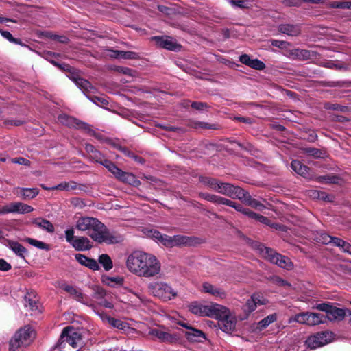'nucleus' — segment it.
Wrapping results in <instances>:
<instances>
[{
    "label": "nucleus",
    "instance_id": "nucleus-1",
    "mask_svg": "<svg viewBox=\"0 0 351 351\" xmlns=\"http://www.w3.org/2000/svg\"><path fill=\"white\" fill-rule=\"evenodd\" d=\"M128 270L138 277L151 278L161 273V263L154 254L143 252H134L126 261Z\"/></svg>",
    "mask_w": 351,
    "mask_h": 351
},
{
    "label": "nucleus",
    "instance_id": "nucleus-2",
    "mask_svg": "<svg viewBox=\"0 0 351 351\" xmlns=\"http://www.w3.org/2000/svg\"><path fill=\"white\" fill-rule=\"evenodd\" d=\"M75 227L80 231H88L91 239L100 243L113 244L120 241L119 237L113 235L107 227L97 218L80 217L76 221Z\"/></svg>",
    "mask_w": 351,
    "mask_h": 351
},
{
    "label": "nucleus",
    "instance_id": "nucleus-3",
    "mask_svg": "<svg viewBox=\"0 0 351 351\" xmlns=\"http://www.w3.org/2000/svg\"><path fill=\"white\" fill-rule=\"evenodd\" d=\"M214 313L212 318L218 319V326L222 331L229 334L235 331L237 319L228 308L217 304Z\"/></svg>",
    "mask_w": 351,
    "mask_h": 351
},
{
    "label": "nucleus",
    "instance_id": "nucleus-4",
    "mask_svg": "<svg viewBox=\"0 0 351 351\" xmlns=\"http://www.w3.org/2000/svg\"><path fill=\"white\" fill-rule=\"evenodd\" d=\"M34 332L29 326H25L16 332L10 341V351H21L32 341Z\"/></svg>",
    "mask_w": 351,
    "mask_h": 351
},
{
    "label": "nucleus",
    "instance_id": "nucleus-5",
    "mask_svg": "<svg viewBox=\"0 0 351 351\" xmlns=\"http://www.w3.org/2000/svg\"><path fill=\"white\" fill-rule=\"evenodd\" d=\"M257 250L259 254L264 258L268 260L271 263H274L280 267L287 270H291L293 269V264L288 257L278 254L272 249L262 244H259L258 245Z\"/></svg>",
    "mask_w": 351,
    "mask_h": 351
},
{
    "label": "nucleus",
    "instance_id": "nucleus-6",
    "mask_svg": "<svg viewBox=\"0 0 351 351\" xmlns=\"http://www.w3.org/2000/svg\"><path fill=\"white\" fill-rule=\"evenodd\" d=\"M147 289L152 295L165 301L171 300L177 296V292L169 285L164 282H149Z\"/></svg>",
    "mask_w": 351,
    "mask_h": 351
},
{
    "label": "nucleus",
    "instance_id": "nucleus-7",
    "mask_svg": "<svg viewBox=\"0 0 351 351\" xmlns=\"http://www.w3.org/2000/svg\"><path fill=\"white\" fill-rule=\"evenodd\" d=\"M81 335L73 327H66L64 328L59 340L60 348H64L65 343H68L73 348H77L81 341Z\"/></svg>",
    "mask_w": 351,
    "mask_h": 351
},
{
    "label": "nucleus",
    "instance_id": "nucleus-8",
    "mask_svg": "<svg viewBox=\"0 0 351 351\" xmlns=\"http://www.w3.org/2000/svg\"><path fill=\"white\" fill-rule=\"evenodd\" d=\"M332 339V333L329 332H320L310 336L305 341V344L311 349H316L330 343Z\"/></svg>",
    "mask_w": 351,
    "mask_h": 351
},
{
    "label": "nucleus",
    "instance_id": "nucleus-9",
    "mask_svg": "<svg viewBox=\"0 0 351 351\" xmlns=\"http://www.w3.org/2000/svg\"><path fill=\"white\" fill-rule=\"evenodd\" d=\"M313 308L319 311L326 312L328 319L330 321L342 320L346 315V313L343 309L331 306L329 303L317 304Z\"/></svg>",
    "mask_w": 351,
    "mask_h": 351
},
{
    "label": "nucleus",
    "instance_id": "nucleus-10",
    "mask_svg": "<svg viewBox=\"0 0 351 351\" xmlns=\"http://www.w3.org/2000/svg\"><path fill=\"white\" fill-rule=\"evenodd\" d=\"M61 288L68 293L73 300L88 306L92 305L91 300L88 295L84 294L79 287L68 284H63Z\"/></svg>",
    "mask_w": 351,
    "mask_h": 351
},
{
    "label": "nucleus",
    "instance_id": "nucleus-11",
    "mask_svg": "<svg viewBox=\"0 0 351 351\" xmlns=\"http://www.w3.org/2000/svg\"><path fill=\"white\" fill-rule=\"evenodd\" d=\"M34 210L33 207L22 202H12L0 207V215L8 213L25 214Z\"/></svg>",
    "mask_w": 351,
    "mask_h": 351
},
{
    "label": "nucleus",
    "instance_id": "nucleus-12",
    "mask_svg": "<svg viewBox=\"0 0 351 351\" xmlns=\"http://www.w3.org/2000/svg\"><path fill=\"white\" fill-rule=\"evenodd\" d=\"M58 119L59 122L65 125L86 130L90 135L95 136L96 138H98V136L93 130H91L89 128V125L88 124L82 122L73 117H70L66 114H60L58 116Z\"/></svg>",
    "mask_w": 351,
    "mask_h": 351
},
{
    "label": "nucleus",
    "instance_id": "nucleus-13",
    "mask_svg": "<svg viewBox=\"0 0 351 351\" xmlns=\"http://www.w3.org/2000/svg\"><path fill=\"white\" fill-rule=\"evenodd\" d=\"M241 188L229 183L218 181L215 191L231 198L237 199L241 198Z\"/></svg>",
    "mask_w": 351,
    "mask_h": 351
},
{
    "label": "nucleus",
    "instance_id": "nucleus-14",
    "mask_svg": "<svg viewBox=\"0 0 351 351\" xmlns=\"http://www.w3.org/2000/svg\"><path fill=\"white\" fill-rule=\"evenodd\" d=\"M218 304H211L210 305H202L197 302H193L189 306V311L197 315L207 316L213 317L215 315L214 311Z\"/></svg>",
    "mask_w": 351,
    "mask_h": 351
},
{
    "label": "nucleus",
    "instance_id": "nucleus-15",
    "mask_svg": "<svg viewBox=\"0 0 351 351\" xmlns=\"http://www.w3.org/2000/svg\"><path fill=\"white\" fill-rule=\"evenodd\" d=\"M178 324L187 329L185 332V336L189 341L201 342L203 339H205V335L202 330L195 329L184 322H178Z\"/></svg>",
    "mask_w": 351,
    "mask_h": 351
},
{
    "label": "nucleus",
    "instance_id": "nucleus-16",
    "mask_svg": "<svg viewBox=\"0 0 351 351\" xmlns=\"http://www.w3.org/2000/svg\"><path fill=\"white\" fill-rule=\"evenodd\" d=\"M146 235L167 247H173V237L163 234L154 229L147 230Z\"/></svg>",
    "mask_w": 351,
    "mask_h": 351
},
{
    "label": "nucleus",
    "instance_id": "nucleus-17",
    "mask_svg": "<svg viewBox=\"0 0 351 351\" xmlns=\"http://www.w3.org/2000/svg\"><path fill=\"white\" fill-rule=\"evenodd\" d=\"M267 302V300L262 295L258 293L253 294L243 306V310L250 313L256 308L258 305L265 304Z\"/></svg>",
    "mask_w": 351,
    "mask_h": 351
},
{
    "label": "nucleus",
    "instance_id": "nucleus-18",
    "mask_svg": "<svg viewBox=\"0 0 351 351\" xmlns=\"http://www.w3.org/2000/svg\"><path fill=\"white\" fill-rule=\"evenodd\" d=\"M153 39L159 47L168 50L176 51L180 48V45L169 36H155Z\"/></svg>",
    "mask_w": 351,
    "mask_h": 351
},
{
    "label": "nucleus",
    "instance_id": "nucleus-19",
    "mask_svg": "<svg viewBox=\"0 0 351 351\" xmlns=\"http://www.w3.org/2000/svg\"><path fill=\"white\" fill-rule=\"evenodd\" d=\"M69 78L84 93L94 92L95 88L86 80L82 78L75 73H71Z\"/></svg>",
    "mask_w": 351,
    "mask_h": 351
},
{
    "label": "nucleus",
    "instance_id": "nucleus-20",
    "mask_svg": "<svg viewBox=\"0 0 351 351\" xmlns=\"http://www.w3.org/2000/svg\"><path fill=\"white\" fill-rule=\"evenodd\" d=\"M241 195H240L241 198H237L238 199L243 201L245 204L258 210H262L265 208V206L259 201L252 198L248 192L245 191L243 189H241Z\"/></svg>",
    "mask_w": 351,
    "mask_h": 351
},
{
    "label": "nucleus",
    "instance_id": "nucleus-21",
    "mask_svg": "<svg viewBox=\"0 0 351 351\" xmlns=\"http://www.w3.org/2000/svg\"><path fill=\"white\" fill-rule=\"evenodd\" d=\"M239 60L241 63L256 70H263L265 64L258 59H252L247 54H243L240 56Z\"/></svg>",
    "mask_w": 351,
    "mask_h": 351
},
{
    "label": "nucleus",
    "instance_id": "nucleus-22",
    "mask_svg": "<svg viewBox=\"0 0 351 351\" xmlns=\"http://www.w3.org/2000/svg\"><path fill=\"white\" fill-rule=\"evenodd\" d=\"M85 149L88 154V157L96 162L102 165L103 161L106 159L104 156L91 144H86Z\"/></svg>",
    "mask_w": 351,
    "mask_h": 351
},
{
    "label": "nucleus",
    "instance_id": "nucleus-23",
    "mask_svg": "<svg viewBox=\"0 0 351 351\" xmlns=\"http://www.w3.org/2000/svg\"><path fill=\"white\" fill-rule=\"evenodd\" d=\"M291 169L298 175L307 178L310 176V169L298 160H293L291 163Z\"/></svg>",
    "mask_w": 351,
    "mask_h": 351
},
{
    "label": "nucleus",
    "instance_id": "nucleus-24",
    "mask_svg": "<svg viewBox=\"0 0 351 351\" xmlns=\"http://www.w3.org/2000/svg\"><path fill=\"white\" fill-rule=\"evenodd\" d=\"M202 291L204 293H210L215 298H224L226 295V292L208 282H204L202 285Z\"/></svg>",
    "mask_w": 351,
    "mask_h": 351
},
{
    "label": "nucleus",
    "instance_id": "nucleus-25",
    "mask_svg": "<svg viewBox=\"0 0 351 351\" xmlns=\"http://www.w3.org/2000/svg\"><path fill=\"white\" fill-rule=\"evenodd\" d=\"M291 55L298 60H306L314 58L317 53L311 50L295 49L291 51Z\"/></svg>",
    "mask_w": 351,
    "mask_h": 351
},
{
    "label": "nucleus",
    "instance_id": "nucleus-26",
    "mask_svg": "<svg viewBox=\"0 0 351 351\" xmlns=\"http://www.w3.org/2000/svg\"><path fill=\"white\" fill-rule=\"evenodd\" d=\"M71 245L78 251L88 250L91 247L89 239L84 237H77Z\"/></svg>",
    "mask_w": 351,
    "mask_h": 351
},
{
    "label": "nucleus",
    "instance_id": "nucleus-27",
    "mask_svg": "<svg viewBox=\"0 0 351 351\" xmlns=\"http://www.w3.org/2000/svg\"><path fill=\"white\" fill-rule=\"evenodd\" d=\"M278 30L281 33L285 34H287L288 36H297L301 32V29H300L299 25H291V24L280 25L278 27Z\"/></svg>",
    "mask_w": 351,
    "mask_h": 351
},
{
    "label": "nucleus",
    "instance_id": "nucleus-28",
    "mask_svg": "<svg viewBox=\"0 0 351 351\" xmlns=\"http://www.w3.org/2000/svg\"><path fill=\"white\" fill-rule=\"evenodd\" d=\"M5 245L10 247L17 256L25 258L27 251L21 244L16 241L7 240Z\"/></svg>",
    "mask_w": 351,
    "mask_h": 351
},
{
    "label": "nucleus",
    "instance_id": "nucleus-29",
    "mask_svg": "<svg viewBox=\"0 0 351 351\" xmlns=\"http://www.w3.org/2000/svg\"><path fill=\"white\" fill-rule=\"evenodd\" d=\"M110 56L114 58L121 59L137 60L140 58V55L134 51L112 50Z\"/></svg>",
    "mask_w": 351,
    "mask_h": 351
},
{
    "label": "nucleus",
    "instance_id": "nucleus-30",
    "mask_svg": "<svg viewBox=\"0 0 351 351\" xmlns=\"http://www.w3.org/2000/svg\"><path fill=\"white\" fill-rule=\"evenodd\" d=\"M324 315L317 313L306 312V324L308 326H315L324 322Z\"/></svg>",
    "mask_w": 351,
    "mask_h": 351
},
{
    "label": "nucleus",
    "instance_id": "nucleus-31",
    "mask_svg": "<svg viewBox=\"0 0 351 351\" xmlns=\"http://www.w3.org/2000/svg\"><path fill=\"white\" fill-rule=\"evenodd\" d=\"M32 223L49 233H53L54 232L53 225L49 221L43 218H36L32 221Z\"/></svg>",
    "mask_w": 351,
    "mask_h": 351
},
{
    "label": "nucleus",
    "instance_id": "nucleus-32",
    "mask_svg": "<svg viewBox=\"0 0 351 351\" xmlns=\"http://www.w3.org/2000/svg\"><path fill=\"white\" fill-rule=\"evenodd\" d=\"M173 247L176 246H188L193 243V238L184 235H175L173 237Z\"/></svg>",
    "mask_w": 351,
    "mask_h": 351
},
{
    "label": "nucleus",
    "instance_id": "nucleus-33",
    "mask_svg": "<svg viewBox=\"0 0 351 351\" xmlns=\"http://www.w3.org/2000/svg\"><path fill=\"white\" fill-rule=\"evenodd\" d=\"M117 179L128 183L132 182L134 179V176L132 173L124 172L119 168L117 167L112 173Z\"/></svg>",
    "mask_w": 351,
    "mask_h": 351
},
{
    "label": "nucleus",
    "instance_id": "nucleus-34",
    "mask_svg": "<svg viewBox=\"0 0 351 351\" xmlns=\"http://www.w3.org/2000/svg\"><path fill=\"white\" fill-rule=\"evenodd\" d=\"M52 189L59 191H71L77 189V184L74 181L62 182L58 185L52 186Z\"/></svg>",
    "mask_w": 351,
    "mask_h": 351
},
{
    "label": "nucleus",
    "instance_id": "nucleus-35",
    "mask_svg": "<svg viewBox=\"0 0 351 351\" xmlns=\"http://www.w3.org/2000/svg\"><path fill=\"white\" fill-rule=\"evenodd\" d=\"M39 193V190L36 188H21L20 195L23 199H33Z\"/></svg>",
    "mask_w": 351,
    "mask_h": 351
},
{
    "label": "nucleus",
    "instance_id": "nucleus-36",
    "mask_svg": "<svg viewBox=\"0 0 351 351\" xmlns=\"http://www.w3.org/2000/svg\"><path fill=\"white\" fill-rule=\"evenodd\" d=\"M25 306L32 312H36L38 309V306L36 298H32V293H27L25 295Z\"/></svg>",
    "mask_w": 351,
    "mask_h": 351
},
{
    "label": "nucleus",
    "instance_id": "nucleus-37",
    "mask_svg": "<svg viewBox=\"0 0 351 351\" xmlns=\"http://www.w3.org/2000/svg\"><path fill=\"white\" fill-rule=\"evenodd\" d=\"M151 334L164 341L171 342L174 339L171 334L161 329H153L152 330Z\"/></svg>",
    "mask_w": 351,
    "mask_h": 351
},
{
    "label": "nucleus",
    "instance_id": "nucleus-38",
    "mask_svg": "<svg viewBox=\"0 0 351 351\" xmlns=\"http://www.w3.org/2000/svg\"><path fill=\"white\" fill-rule=\"evenodd\" d=\"M276 319L277 315L276 313L271 314L258 322V328L260 330H263L267 327L270 324L274 322Z\"/></svg>",
    "mask_w": 351,
    "mask_h": 351
},
{
    "label": "nucleus",
    "instance_id": "nucleus-39",
    "mask_svg": "<svg viewBox=\"0 0 351 351\" xmlns=\"http://www.w3.org/2000/svg\"><path fill=\"white\" fill-rule=\"evenodd\" d=\"M99 263L103 266L106 271H109L113 267V263L110 257L105 254L99 256Z\"/></svg>",
    "mask_w": 351,
    "mask_h": 351
},
{
    "label": "nucleus",
    "instance_id": "nucleus-40",
    "mask_svg": "<svg viewBox=\"0 0 351 351\" xmlns=\"http://www.w3.org/2000/svg\"><path fill=\"white\" fill-rule=\"evenodd\" d=\"M25 241L27 242L29 244H30L38 249L45 250H49V245H47V243H45L43 241H40L36 240L32 238H29V237L26 238L25 239Z\"/></svg>",
    "mask_w": 351,
    "mask_h": 351
},
{
    "label": "nucleus",
    "instance_id": "nucleus-41",
    "mask_svg": "<svg viewBox=\"0 0 351 351\" xmlns=\"http://www.w3.org/2000/svg\"><path fill=\"white\" fill-rule=\"evenodd\" d=\"M250 219H254L257 221H259L260 223L269 226L270 224V220L261 215L257 214L253 211H252L251 213H250Z\"/></svg>",
    "mask_w": 351,
    "mask_h": 351
},
{
    "label": "nucleus",
    "instance_id": "nucleus-42",
    "mask_svg": "<svg viewBox=\"0 0 351 351\" xmlns=\"http://www.w3.org/2000/svg\"><path fill=\"white\" fill-rule=\"evenodd\" d=\"M200 182L208 186L211 189L214 190L216 188L218 180L214 178H208V177H202L199 179Z\"/></svg>",
    "mask_w": 351,
    "mask_h": 351
},
{
    "label": "nucleus",
    "instance_id": "nucleus-43",
    "mask_svg": "<svg viewBox=\"0 0 351 351\" xmlns=\"http://www.w3.org/2000/svg\"><path fill=\"white\" fill-rule=\"evenodd\" d=\"M107 319L109 324H110L111 326L116 328L123 330L126 326V324L120 319H117L110 317H108Z\"/></svg>",
    "mask_w": 351,
    "mask_h": 351
},
{
    "label": "nucleus",
    "instance_id": "nucleus-44",
    "mask_svg": "<svg viewBox=\"0 0 351 351\" xmlns=\"http://www.w3.org/2000/svg\"><path fill=\"white\" fill-rule=\"evenodd\" d=\"M317 240L324 244H330L332 241V237L330 236L327 233L320 232L317 237Z\"/></svg>",
    "mask_w": 351,
    "mask_h": 351
},
{
    "label": "nucleus",
    "instance_id": "nucleus-45",
    "mask_svg": "<svg viewBox=\"0 0 351 351\" xmlns=\"http://www.w3.org/2000/svg\"><path fill=\"white\" fill-rule=\"evenodd\" d=\"M306 312L300 313L295 315L293 317L290 319L289 322L292 321L296 322L299 324H306Z\"/></svg>",
    "mask_w": 351,
    "mask_h": 351
},
{
    "label": "nucleus",
    "instance_id": "nucleus-46",
    "mask_svg": "<svg viewBox=\"0 0 351 351\" xmlns=\"http://www.w3.org/2000/svg\"><path fill=\"white\" fill-rule=\"evenodd\" d=\"M325 108L328 110H337L341 112H345L347 109L346 106H341L338 104L327 103L325 104Z\"/></svg>",
    "mask_w": 351,
    "mask_h": 351
},
{
    "label": "nucleus",
    "instance_id": "nucleus-47",
    "mask_svg": "<svg viewBox=\"0 0 351 351\" xmlns=\"http://www.w3.org/2000/svg\"><path fill=\"white\" fill-rule=\"evenodd\" d=\"M271 45L274 47H276L280 49H285L287 46L289 45V43L287 41L279 40H271Z\"/></svg>",
    "mask_w": 351,
    "mask_h": 351
},
{
    "label": "nucleus",
    "instance_id": "nucleus-48",
    "mask_svg": "<svg viewBox=\"0 0 351 351\" xmlns=\"http://www.w3.org/2000/svg\"><path fill=\"white\" fill-rule=\"evenodd\" d=\"M0 32H1V34L2 35V36L4 37L5 38H6L7 40H8L10 42L16 43V44H18L20 43V40L16 38H14L10 32L0 31Z\"/></svg>",
    "mask_w": 351,
    "mask_h": 351
},
{
    "label": "nucleus",
    "instance_id": "nucleus-49",
    "mask_svg": "<svg viewBox=\"0 0 351 351\" xmlns=\"http://www.w3.org/2000/svg\"><path fill=\"white\" fill-rule=\"evenodd\" d=\"M236 210L243 213V215L250 217V213H252V210L248 208H243L241 204H237L234 202V206H233Z\"/></svg>",
    "mask_w": 351,
    "mask_h": 351
},
{
    "label": "nucleus",
    "instance_id": "nucleus-50",
    "mask_svg": "<svg viewBox=\"0 0 351 351\" xmlns=\"http://www.w3.org/2000/svg\"><path fill=\"white\" fill-rule=\"evenodd\" d=\"M90 99L93 103L96 104L97 105L104 106L108 104V101L103 97L94 96Z\"/></svg>",
    "mask_w": 351,
    "mask_h": 351
},
{
    "label": "nucleus",
    "instance_id": "nucleus-51",
    "mask_svg": "<svg viewBox=\"0 0 351 351\" xmlns=\"http://www.w3.org/2000/svg\"><path fill=\"white\" fill-rule=\"evenodd\" d=\"M77 237L74 236V230L73 228L68 229L65 231V238L67 242L72 244V242L75 240Z\"/></svg>",
    "mask_w": 351,
    "mask_h": 351
},
{
    "label": "nucleus",
    "instance_id": "nucleus-52",
    "mask_svg": "<svg viewBox=\"0 0 351 351\" xmlns=\"http://www.w3.org/2000/svg\"><path fill=\"white\" fill-rule=\"evenodd\" d=\"M103 166H104L106 169H108L109 171H110L112 173L117 170V166L112 162L110 160L106 159L104 161H103Z\"/></svg>",
    "mask_w": 351,
    "mask_h": 351
},
{
    "label": "nucleus",
    "instance_id": "nucleus-53",
    "mask_svg": "<svg viewBox=\"0 0 351 351\" xmlns=\"http://www.w3.org/2000/svg\"><path fill=\"white\" fill-rule=\"evenodd\" d=\"M282 3L288 7H300L302 2L301 0H284Z\"/></svg>",
    "mask_w": 351,
    "mask_h": 351
},
{
    "label": "nucleus",
    "instance_id": "nucleus-54",
    "mask_svg": "<svg viewBox=\"0 0 351 351\" xmlns=\"http://www.w3.org/2000/svg\"><path fill=\"white\" fill-rule=\"evenodd\" d=\"M105 295H106L105 291L101 287H97L95 289V292L93 295V297L95 299H101V298H104Z\"/></svg>",
    "mask_w": 351,
    "mask_h": 351
},
{
    "label": "nucleus",
    "instance_id": "nucleus-55",
    "mask_svg": "<svg viewBox=\"0 0 351 351\" xmlns=\"http://www.w3.org/2000/svg\"><path fill=\"white\" fill-rule=\"evenodd\" d=\"M12 162L15 164L23 165L25 166H29L31 164L29 160H27L23 157L12 158Z\"/></svg>",
    "mask_w": 351,
    "mask_h": 351
},
{
    "label": "nucleus",
    "instance_id": "nucleus-56",
    "mask_svg": "<svg viewBox=\"0 0 351 351\" xmlns=\"http://www.w3.org/2000/svg\"><path fill=\"white\" fill-rule=\"evenodd\" d=\"M191 107L197 110H204L208 108V105L206 103L195 101L191 104Z\"/></svg>",
    "mask_w": 351,
    "mask_h": 351
},
{
    "label": "nucleus",
    "instance_id": "nucleus-57",
    "mask_svg": "<svg viewBox=\"0 0 351 351\" xmlns=\"http://www.w3.org/2000/svg\"><path fill=\"white\" fill-rule=\"evenodd\" d=\"M195 128H205V129H216L214 125L205 123V122H197L195 123Z\"/></svg>",
    "mask_w": 351,
    "mask_h": 351
},
{
    "label": "nucleus",
    "instance_id": "nucleus-58",
    "mask_svg": "<svg viewBox=\"0 0 351 351\" xmlns=\"http://www.w3.org/2000/svg\"><path fill=\"white\" fill-rule=\"evenodd\" d=\"M75 258L81 265L84 266L86 265V263H88L89 260V258L81 254H77Z\"/></svg>",
    "mask_w": 351,
    "mask_h": 351
},
{
    "label": "nucleus",
    "instance_id": "nucleus-59",
    "mask_svg": "<svg viewBox=\"0 0 351 351\" xmlns=\"http://www.w3.org/2000/svg\"><path fill=\"white\" fill-rule=\"evenodd\" d=\"M306 153L316 158H319L322 155V152L316 148H308L306 149Z\"/></svg>",
    "mask_w": 351,
    "mask_h": 351
},
{
    "label": "nucleus",
    "instance_id": "nucleus-60",
    "mask_svg": "<svg viewBox=\"0 0 351 351\" xmlns=\"http://www.w3.org/2000/svg\"><path fill=\"white\" fill-rule=\"evenodd\" d=\"M86 267L93 269V270H98L99 269V265L97 262L92 258H89L88 262L86 263Z\"/></svg>",
    "mask_w": 351,
    "mask_h": 351
},
{
    "label": "nucleus",
    "instance_id": "nucleus-61",
    "mask_svg": "<svg viewBox=\"0 0 351 351\" xmlns=\"http://www.w3.org/2000/svg\"><path fill=\"white\" fill-rule=\"evenodd\" d=\"M230 3L233 6H236L240 8H246L245 1L243 0H230Z\"/></svg>",
    "mask_w": 351,
    "mask_h": 351
},
{
    "label": "nucleus",
    "instance_id": "nucleus-62",
    "mask_svg": "<svg viewBox=\"0 0 351 351\" xmlns=\"http://www.w3.org/2000/svg\"><path fill=\"white\" fill-rule=\"evenodd\" d=\"M11 265L4 259H0V270L7 271L11 269Z\"/></svg>",
    "mask_w": 351,
    "mask_h": 351
},
{
    "label": "nucleus",
    "instance_id": "nucleus-63",
    "mask_svg": "<svg viewBox=\"0 0 351 351\" xmlns=\"http://www.w3.org/2000/svg\"><path fill=\"white\" fill-rule=\"evenodd\" d=\"M219 204L227 205L230 207L234 206V202L228 199L220 197Z\"/></svg>",
    "mask_w": 351,
    "mask_h": 351
},
{
    "label": "nucleus",
    "instance_id": "nucleus-64",
    "mask_svg": "<svg viewBox=\"0 0 351 351\" xmlns=\"http://www.w3.org/2000/svg\"><path fill=\"white\" fill-rule=\"evenodd\" d=\"M341 249L343 252L351 255V244L349 243L344 241Z\"/></svg>",
    "mask_w": 351,
    "mask_h": 351
}]
</instances>
